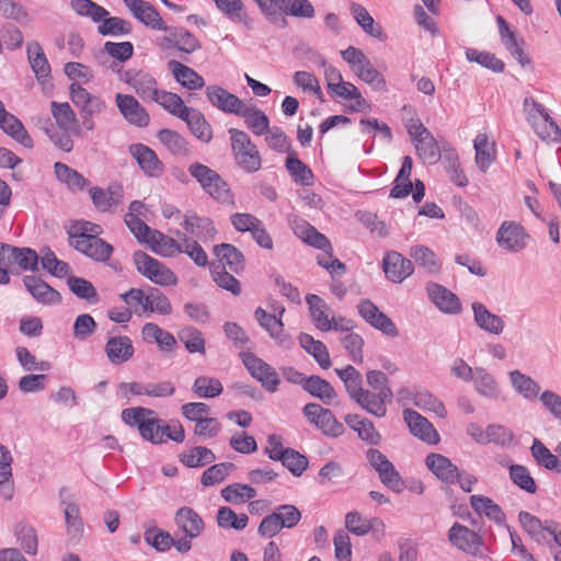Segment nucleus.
<instances>
[{
    "label": "nucleus",
    "instance_id": "obj_1",
    "mask_svg": "<svg viewBox=\"0 0 561 561\" xmlns=\"http://www.w3.org/2000/svg\"><path fill=\"white\" fill-rule=\"evenodd\" d=\"M123 421L129 426H137L140 436L152 444H161L165 440V431L162 421L156 417L151 409L136 407L122 412Z\"/></svg>",
    "mask_w": 561,
    "mask_h": 561
},
{
    "label": "nucleus",
    "instance_id": "obj_2",
    "mask_svg": "<svg viewBox=\"0 0 561 561\" xmlns=\"http://www.w3.org/2000/svg\"><path fill=\"white\" fill-rule=\"evenodd\" d=\"M228 131L236 164L248 173L257 172L262 168V158L250 136L237 128H230Z\"/></svg>",
    "mask_w": 561,
    "mask_h": 561
},
{
    "label": "nucleus",
    "instance_id": "obj_3",
    "mask_svg": "<svg viewBox=\"0 0 561 561\" xmlns=\"http://www.w3.org/2000/svg\"><path fill=\"white\" fill-rule=\"evenodd\" d=\"M368 390L363 409L376 417H382L387 413L386 402H390L393 393L388 385V377L381 370H368L366 374Z\"/></svg>",
    "mask_w": 561,
    "mask_h": 561
},
{
    "label": "nucleus",
    "instance_id": "obj_4",
    "mask_svg": "<svg viewBox=\"0 0 561 561\" xmlns=\"http://www.w3.org/2000/svg\"><path fill=\"white\" fill-rule=\"evenodd\" d=\"M448 541L453 547L481 561H492L483 537L460 523H455L449 528Z\"/></svg>",
    "mask_w": 561,
    "mask_h": 561
},
{
    "label": "nucleus",
    "instance_id": "obj_5",
    "mask_svg": "<svg viewBox=\"0 0 561 561\" xmlns=\"http://www.w3.org/2000/svg\"><path fill=\"white\" fill-rule=\"evenodd\" d=\"M415 152L423 163L434 164L440 157L437 140L420 119H411L407 125Z\"/></svg>",
    "mask_w": 561,
    "mask_h": 561
},
{
    "label": "nucleus",
    "instance_id": "obj_6",
    "mask_svg": "<svg viewBox=\"0 0 561 561\" xmlns=\"http://www.w3.org/2000/svg\"><path fill=\"white\" fill-rule=\"evenodd\" d=\"M188 173L213 198L219 202L230 199V190L227 182L208 165L194 162L188 167Z\"/></svg>",
    "mask_w": 561,
    "mask_h": 561
},
{
    "label": "nucleus",
    "instance_id": "obj_7",
    "mask_svg": "<svg viewBox=\"0 0 561 561\" xmlns=\"http://www.w3.org/2000/svg\"><path fill=\"white\" fill-rule=\"evenodd\" d=\"M290 224L293 231L297 237L309 245L323 251L318 254L317 262L320 266L328 270L330 261L334 260L330 240L324 234L320 233L313 226L302 219H293Z\"/></svg>",
    "mask_w": 561,
    "mask_h": 561
},
{
    "label": "nucleus",
    "instance_id": "obj_8",
    "mask_svg": "<svg viewBox=\"0 0 561 561\" xmlns=\"http://www.w3.org/2000/svg\"><path fill=\"white\" fill-rule=\"evenodd\" d=\"M137 271L150 282L160 286H174L178 283L176 275L163 263L151 257L145 252L137 251L133 256Z\"/></svg>",
    "mask_w": 561,
    "mask_h": 561
},
{
    "label": "nucleus",
    "instance_id": "obj_9",
    "mask_svg": "<svg viewBox=\"0 0 561 561\" xmlns=\"http://www.w3.org/2000/svg\"><path fill=\"white\" fill-rule=\"evenodd\" d=\"M240 358L249 374L256 379L263 389L275 392L280 383L277 371L252 352L240 353Z\"/></svg>",
    "mask_w": 561,
    "mask_h": 561
},
{
    "label": "nucleus",
    "instance_id": "obj_10",
    "mask_svg": "<svg viewBox=\"0 0 561 561\" xmlns=\"http://www.w3.org/2000/svg\"><path fill=\"white\" fill-rule=\"evenodd\" d=\"M164 35L158 38V46L162 51L178 49L185 54H193L202 48L201 42L184 27L165 25Z\"/></svg>",
    "mask_w": 561,
    "mask_h": 561
},
{
    "label": "nucleus",
    "instance_id": "obj_11",
    "mask_svg": "<svg viewBox=\"0 0 561 561\" xmlns=\"http://www.w3.org/2000/svg\"><path fill=\"white\" fill-rule=\"evenodd\" d=\"M302 413L309 423L313 424L324 435L339 437L344 433V425L336 420L331 410L318 403H307Z\"/></svg>",
    "mask_w": 561,
    "mask_h": 561
},
{
    "label": "nucleus",
    "instance_id": "obj_12",
    "mask_svg": "<svg viewBox=\"0 0 561 561\" xmlns=\"http://www.w3.org/2000/svg\"><path fill=\"white\" fill-rule=\"evenodd\" d=\"M360 317L374 329L389 337L399 336V330L393 321L369 299H362L357 305Z\"/></svg>",
    "mask_w": 561,
    "mask_h": 561
},
{
    "label": "nucleus",
    "instance_id": "obj_13",
    "mask_svg": "<svg viewBox=\"0 0 561 561\" xmlns=\"http://www.w3.org/2000/svg\"><path fill=\"white\" fill-rule=\"evenodd\" d=\"M529 236L524 227L516 221H504L496 232V242L500 248L512 252H520L527 245Z\"/></svg>",
    "mask_w": 561,
    "mask_h": 561
},
{
    "label": "nucleus",
    "instance_id": "obj_14",
    "mask_svg": "<svg viewBox=\"0 0 561 561\" xmlns=\"http://www.w3.org/2000/svg\"><path fill=\"white\" fill-rule=\"evenodd\" d=\"M0 264L9 267L16 265L22 270L35 271L38 264V255L30 248H16L0 243Z\"/></svg>",
    "mask_w": 561,
    "mask_h": 561
},
{
    "label": "nucleus",
    "instance_id": "obj_15",
    "mask_svg": "<svg viewBox=\"0 0 561 561\" xmlns=\"http://www.w3.org/2000/svg\"><path fill=\"white\" fill-rule=\"evenodd\" d=\"M69 95L79 114H102L106 110V102L101 96L90 93L77 82L70 84Z\"/></svg>",
    "mask_w": 561,
    "mask_h": 561
},
{
    "label": "nucleus",
    "instance_id": "obj_16",
    "mask_svg": "<svg viewBox=\"0 0 561 561\" xmlns=\"http://www.w3.org/2000/svg\"><path fill=\"white\" fill-rule=\"evenodd\" d=\"M129 154L137 161L139 169L150 178H159L164 170L157 153L144 144H133L128 147Z\"/></svg>",
    "mask_w": 561,
    "mask_h": 561
},
{
    "label": "nucleus",
    "instance_id": "obj_17",
    "mask_svg": "<svg viewBox=\"0 0 561 561\" xmlns=\"http://www.w3.org/2000/svg\"><path fill=\"white\" fill-rule=\"evenodd\" d=\"M403 420L415 437L427 444H437L439 442V434L433 424L416 411L404 409Z\"/></svg>",
    "mask_w": 561,
    "mask_h": 561
},
{
    "label": "nucleus",
    "instance_id": "obj_18",
    "mask_svg": "<svg viewBox=\"0 0 561 561\" xmlns=\"http://www.w3.org/2000/svg\"><path fill=\"white\" fill-rule=\"evenodd\" d=\"M115 101L122 116L129 124L137 127L148 126L150 122L149 114L133 95L117 93Z\"/></svg>",
    "mask_w": 561,
    "mask_h": 561
},
{
    "label": "nucleus",
    "instance_id": "obj_19",
    "mask_svg": "<svg viewBox=\"0 0 561 561\" xmlns=\"http://www.w3.org/2000/svg\"><path fill=\"white\" fill-rule=\"evenodd\" d=\"M254 314L260 325L268 332L270 336L275 340L280 347L286 350L291 348V339L284 332V323L280 318L275 313H268L261 307L255 310Z\"/></svg>",
    "mask_w": 561,
    "mask_h": 561
},
{
    "label": "nucleus",
    "instance_id": "obj_20",
    "mask_svg": "<svg viewBox=\"0 0 561 561\" xmlns=\"http://www.w3.org/2000/svg\"><path fill=\"white\" fill-rule=\"evenodd\" d=\"M124 4L130 11L133 16L140 21L144 25L149 26L153 30L165 28V23L163 22L159 12L154 9V7L145 0H123Z\"/></svg>",
    "mask_w": 561,
    "mask_h": 561
},
{
    "label": "nucleus",
    "instance_id": "obj_21",
    "mask_svg": "<svg viewBox=\"0 0 561 561\" xmlns=\"http://www.w3.org/2000/svg\"><path fill=\"white\" fill-rule=\"evenodd\" d=\"M210 104L221 112L238 115L244 102L219 85H208L205 90Z\"/></svg>",
    "mask_w": 561,
    "mask_h": 561
},
{
    "label": "nucleus",
    "instance_id": "obj_22",
    "mask_svg": "<svg viewBox=\"0 0 561 561\" xmlns=\"http://www.w3.org/2000/svg\"><path fill=\"white\" fill-rule=\"evenodd\" d=\"M336 375L343 381L347 394L353 399L360 408L365 404V400L368 396V390L362 387V375L353 367L347 365L343 368L335 369Z\"/></svg>",
    "mask_w": 561,
    "mask_h": 561
},
{
    "label": "nucleus",
    "instance_id": "obj_23",
    "mask_svg": "<svg viewBox=\"0 0 561 561\" xmlns=\"http://www.w3.org/2000/svg\"><path fill=\"white\" fill-rule=\"evenodd\" d=\"M70 245L96 262L107 261L113 253V247L95 234L82 240L70 241Z\"/></svg>",
    "mask_w": 561,
    "mask_h": 561
},
{
    "label": "nucleus",
    "instance_id": "obj_24",
    "mask_svg": "<svg viewBox=\"0 0 561 561\" xmlns=\"http://www.w3.org/2000/svg\"><path fill=\"white\" fill-rule=\"evenodd\" d=\"M382 267L387 278L393 283H402L413 273L412 262L396 251L386 254Z\"/></svg>",
    "mask_w": 561,
    "mask_h": 561
},
{
    "label": "nucleus",
    "instance_id": "obj_25",
    "mask_svg": "<svg viewBox=\"0 0 561 561\" xmlns=\"http://www.w3.org/2000/svg\"><path fill=\"white\" fill-rule=\"evenodd\" d=\"M471 309L474 323L479 329L494 335H500L504 332V320L500 316L492 313L483 304L474 301L471 305Z\"/></svg>",
    "mask_w": 561,
    "mask_h": 561
},
{
    "label": "nucleus",
    "instance_id": "obj_26",
    "mask_svg": "<svg viewBox=\"0 0 561 561\" xmlns=\"http://www.w3.org/2000/svg\"><path fill=\"white\" fill-rule=\"evenodd\" d=\"M496 22L499 24V32L501 39L506 47V49L511 53V55L518 61L522 67H526L530 65V59L525 55L523 49V39H517L515 32H513L507 22L502 16L496 18Z\"/></svg>",
    "mask_w": 561,
    "mask_h": 561
},
{
    "label": "nucleus",
    "instance_id": "obj_27",
    "mask_svg": "<svg viewBox=\"0 0 561 561\" xmlns=\"http://www.w3.org/2000/svg\"><path fill=\"white\" fill-rule=\"evenodd\" d=\"M122 81L131 87L142 99L151 100L158 90L156 79L145 71L128 70L122 75Z\"/></svg>",
    "mask_w": 561,
    "mask_h": 561
},
{
    "label": "nucleus",
    "instance_id": "obj_28",
    "mask_svg": "<svg viewBox=\"0 0 561 561\" xmlns=\"http://www.w3.org/2000/svg\"><path fill=\"white\" fill-rule=\"evenodd\" d=\"M104 351L110 363L114 365L124 364L134 355V346L127 335L110 337L105 343Z\"/></svg>",
    "mask_w": 561,
    "mask_h": 561
},
{
    "label": "nucleus",
    "instance_id": "obj_29",
    "mask_svg": "<svg viewBox=\"0 0 561 561\" xmlns=\"http://www.w3.org/2000/svg\"><path fill=\"white\" fill-rule=\"evenodd\" d=\"M426 466L443 482L447 484L456 483L459 478V469L450 459L440 454H430L426 457Z\"/></svg>",
    "mask_w": 561,
    "mask_h": 561
},
{
    "label": "nucleus",
    "instance_id": "obj_30",
    "mask_svg": "<svg viewBox=\"0 0 561 561\" xmlns=\"http://www.w3.org/2000/svg\"><path fill=\"white\" fill-rule=\"evenodd\" d=\"M427 294L435 306L443 312L454 314L461 310L458 297L442 285L428 283Z\"/></svg>",
    "mask_w": 561,
    "mask_h": 561
},
{
    "label": "nucleus",
    "instance_id": "obj_31",
    "mask_svg": "<svg viewBox=\"0 0 561 561\" xmlns=\"http://www.w3.org/2000/svg\"><path fill=\"white\" fill-rule=\"evenodd\" d=\"M518 520L523 529L539 545H549L554 525H543L542 522L528 512H520Z\"/></svg>",
    "mask_w": 561,
    "mask_h": 561
},
{
    "label": "nucleus",
    "instance_id": "obj_32",
    "mask_svg": "<svg viewBox=\"0 0 561 561\" xmlns=\"http://www.w3.org/2000/svg\"><path fill=\"white\" fill-rule=\"evenodd\" d=\"M60 503L64 508L68 535L71 537L79 536L83 531V523L75 496L69 494L66 490H61Z\"/></svg>",
    "mask_w": 561,
    "mask_h": 561
},
{
    "label": "nucleus",
    "instance_id": "obj_33",
    "mask_svg": "<svg viewBox=\"0 0 561 561\" xmlns=\"http://www.w3.org/2000/svg\"><path fill=\"white\" fill-rule=\"evenodd\" d=\"M24 286L32 297L43 305H57L61 297L57 290L36 276H25Z\"/></svg>",
    "mask_w": 561,
    "mask_h": 561
},
{
    "label": "nucleus",
    "instance_id": "obj_34",
    "mask_svg": "<svg viewBox=\"0 0 561 561\" xmlns=\"http://www.w3.org/2000/svg\"><path fill=\"white\" fill-rule=\"evenodd\" d=\"M345 528L356 536H364L370 530L383 533L385 524L377 517L369 519L364 517L360 513L353 511L345 515Z\"/></svg>",
    "mask_w": 561,
    "mask_h": 561
},
{
    "label": "nucleus",
    "instance_id": "obj_35",
    "mask_svg": "<svg viewBox=\"0 0 561 561\" xmlns=\"http://www.w3.org/2000/svg\"><path fill=\"white\" fill-rule=\"evenodd\" d=\"M175 525L190 538H197L205 529L203 518L191 507H181L175 513Z\"/></svg>",
    "mask_w": 561,
    "mask_h": 561
},
{
    "label": "nucleus",
    "instance_id": "obj_36",
    "mask_svg": "<svg viewBox=\"0 0 561 561\" xmlns=\"http://www.w3.org/2000/svg\"><path fill=\"white\" fill-rule=\"evenodd\" d=\"M478 394L485 399L496 400L501 396V387L495 377L483 367L474 368V377L471 380Z\"/></svg>",
    "mask_w": 561,
    "mask_h": 561
},
{
    "label": "nucleus",
    "instance_id": "obj_37",
    "mask_svg": "<svg viewBox=\"0 0 561 561\" xmlns=\"http://www.w3.org/2000/svg\"><path fill=\"white\" fill-rule=\"evenodd\" d=\"M184 228L204 243L211 242L217 233L214 222L209 218L198 217L195 214L185 215Z\"/></svg>",
    "mask_w": 561,
    "mask_h": 561
},
{
    "label": "nucleus",
    "instance_id": "obj_38",
    "mask_svg": "<svg viewBox=\"0 0 561 561\" xmlns=\"http://www.w3.org/2000/svg\"><path fill=\"white\" fill-rule=\"evenodd\" d=\"M214 254L218 259L220 268L228 267L233 273H239L244 267V256L234 245L221 243L214 247Z\"/></svg>",
    "mask_w": 561,
    "mask_h": 561
},
{
    "label": "nucleus",
    "instance_id": "obj_39",
    "mask_svg": "<svg viewBox=\"0 0 561 561\" xmlns=\"http://www.w3.org/2000/svg\"><path fill=\"white\" fill-rule=\"evenodd\" d=\"M0 128L25 148H33V139L24 128L22 122L5 110L4 113L0 115Z\"/></svg>",
    "mask_w": 561,
    "mask_h": 561
},
{
    "label": "nucleus",
    "instance_id": "obj_40",
    "mask_svg": "<svg viewBox=\"0 0 561 561\" xmlns=\"http://www.w3.org/2000/svg\"><path fill=\"white\" fill-rule=\"evenodd\" d=\"M90 196L93 205L100 211H110L112 207L118 205L123 201L122 186L118 184H112L107 191L101 187H92L90 190Z\"/></svg>",
    "mask_w": 561,
    "mask_h": 561
},
{
    "label": "nucleus",
    "instance_id": "obj_41",
    "mask_svg": "<svg viewBox=\"0 0 561 561\" xmlns=\"http://www.w3.org/2000/svg\"><path fill=\"white\" fill-rule=\"evenodd\" d=\"M306 300L316 327L323 332L332 330V310L325 301L317 295H307Z\"/></svg>",
    "mask_w": 561,
    "mask_h": 561
},
{
    "label": "nucleus",
    "instance_id": "obj_42",
    "mask_svg": "<svg viewBox=\"0 0 561 561\" xmlns=\"http://www.w3.org/2000/svg\"><path fill=\"white\" fill-rule=\"evenodd\" d=\"M168 67L175 80L190 90H199L205 85L204 78L194 69L176 60H170Z\"/></svg>",
    "mask_w": 561,
    "mask_h": 561
},
{
    "label": "nucleus",
    "instance_id": "obj_43",
    "mask_svg": "<svg viewBox=\"0 0 561 561\" xmlns=\"http://www.w3.org/2000/svg\"><path fill=\"white\" fill-rule=\"evenodd\" d=\"M344 420L353 431L357 432L360 439L370 445H378L380 443L381 436L370 420L357 414H347Z\"/></svg>",
    "mask_w": 561,
    "mask_h": 561
},
{
    "label": "nucleus",
    "instance_id": "obj_44",
    "mask_svg": "<svg viewBox=\"0 0 561 561\" xmlns=\"http://www.w3.org/2000/svg\"><path fill=\"white\" fill-rule=\"evenodd\" d=\"M183 119L193 135H195L201 141L209 142L213 138V129L209 123L206 121L205 116L195 108H188L181 117Z\"/></svg>",
    "mask_w": 561,
    "mask_h": 561
},
{
    "label": "nucleus",
    "instance_id": "obj_45",
    "mask_svg": "<svg viewBox=\"0 0 561 561\" xmlns=\"http://www.w3.org/2000/svg\"><path fill=\"white\" fill-rule=\"evenodd\" d=\"M146 243L152 252L161 256L170 257L180 253L181 240L176 241L159 230L153 229L149 238L146 239Z\"/></svg>",
    "mask_w": 561,
    "mask_h": 561
},
{
    "label": "nucleus",
    "instance_id": "obj_46",
    "mask_svg": "<svg viewBox=\"0 0 561 561\" xmlns=\"http://www.w3.org/2000/svg\"><path fill=\"white\" fill-rule=\"evenodd\" d=\"M50 112L51 115L58 125V127L62 130H73L75 135L80 133V128L76 126L78 119L75 111L71 108L70 104L67 102H56L53 101L50 103Z\"/></svg>",
    "mask_w": 561,
    "mask_h": 561
},
{
    "label": "nucleus",
    "instance_id": "obj_47",
    "mask_svg": "<svg viewBox=\"0 0 561 561\" xmlns=\"http://www.w3.org/2000/svg\"><path fill=\"white\" fill-rule=\"evenodd\" d=\"M157 138L174 156L187 157L191 153L188 141L175 130L160 129Z\"/></svg>",
    "mask_w": 561,
    "mask_h": 561
},
{
    "label": "nucleus",
    "instance_id": "obj_48",
    "mask_svg": "<svg viewBox=\"0 0 561 561\" xmlns=\"http://www.w3.org/2000/svg\"><path fill=\"white\" fill-rule=\"evenodd\" d=\"M238 116L244 118L248 128L256 136L265 134L270 128L268 116L255 106H249L244 103Z\"/></svg>",
    "mask_w": 561,
    "mask_h": 561
},
{
    "label": "nucleus",
    "instance_id": "obj_49",
    "mask_svg": "<svg viewBox=\"0 0 561 561\" xmlns=\"http://www.w3.org/2000/svg\"><path fill=\"white\" fill-rule=\"evenodd\" d=\"M508 377L514 390L524 399L533 401L538 397L540 386L530 376L516 369L510 371Z\"/></svg>",
    "mask_w": 561,
    "mask_h": 561
},
{
    "label": "nucleus",
    "instance_id": "obj_50",
    "mask_svg": "<svg viewBox=\"0 0 561 561\" xmlns=\"http://www.w3.org/2000/svg\"><path fill=\"white\" fill-rule=\"evenodd\" d=\"M298 340L300 346L314 358L321 368L328 369L331 366L330 354L324 343L314 340L307 333H301Z\"/></svg>",
    "mask_w": 561,
    "mask_h": 561
},
{
    "label": "nucleus",
    "instance_id": "obj_51",
    "mask_svg": "<svg viewBox=\"0 0 561 561\" xmlns=\"http://www.w3.org/2000/svg\"><path fill=\"white\" fill-rule=\"evenodd\" d=\"M304 390L325 404H330L336 398L334 388L325 379L316 375L309 376L304 382Z\"/></svg>",
    "mask_w": 561,
    "mask_h": 561
},
{
    "label": "nucleus",
    "instance_id": "obj_52",
    "mask_svg": "<svg viewBox=\"0 0 561 561\" xmlns=\"http://www.w3.org/2000/svg\"><path fill=\"white\" fill-rule=\"evenodd\" d=\"M473 147L478 168L482 172H486L495 159L494 142L489 141L486 134H479L473 141Z\"/></svg>",
    "mask_w": 561,
    "mask_h": 561
},
{
    "label": "nucleus",
    "instance_id": "obj_53",
    "mask_svg": "<svg viewBox=\"0 0 561 561\" xmlns=\"http://www.w3.org/2000/svg\"><path fill=\"white\" fill-rule=\"evenodd\" d=\"M351 13L365 33L380 41L386 38L382 27L375 22L363 5L355 2L351 3Z\"/></svg>",
    "mask_w": 561,
    "mask_h": 561
},
{
    "label": "nucleus",
    "instance_id": "obj_54",
    "mask_svg": "<svg viewBox=\"0 0 561 561\" xmlns=\"http://www.w3.org/2000/svg\"><path fill=\"white\" fill-rule=\"evenodd\" d=\"M530 453L538 466L561 472V460L559 456L552 454L540 439L535 438L533 440Z\"/></svg>",
    "mask_w": 561,
    "mask_h": 561
},
{
    "label": "nucleus",
    "instance_id": "obj_55",
    "mask_svg": "<svg viewBox=\"0 0 561 561\" xmlns=\"http://www.w3.org/2000/svg\"><path fill=\"white\" fill-rule=\"evenodd\" d=\"M531 128L547 145L561 148V129L550 115L534 124Z\"/></svg>",
    "mask_w": 561,
    "mask_h": 561
},
{
    "label": "nucleus",
    "instance_id": "obj_56",
    "mask_svg": "<svg viewBox=\"0 0 561 561\" xmlns=\"http://www.w3.org/2000/svg\"><path fill=\"white\" fill-rule=\"evenodd\" d=\"M470 504L479 515L484 514L488 518L497 524L503 523L504 513L490 497L484 495H472L470 497Z\"/></svg>",
    "mask_w": 561,
    "mask_h": 561
},
{
    "label": "nucleus",
    "instance_id": "obj_57",
    "mask_svg": "<svg viewBox=\"0 0 561 561\" xmlns=\"http://www.w3.org/2000/svg\"><path fill=\"white\" fill-rule=\"evenodd\" d=\"M54 169L57 179L71 191H82L89 184V181L82 174L65 163L56 162Z\"/></svg>",
    "mask_w": 561,
    "mask_h": 561
},
{
    "label": "nucleus",
    "instance_id": "obj_58",
    "mask_svg": "<svg viewBox=\"0 0 561 561\" xmlns=\"http://www.w3.org/2000/svg\"><path fill=\"white\" fill-rule=\"evenodd\" d=\"M151 101L157 102L165 111L179 118H181L185 112L187 113V110L190 108L178 94L159 89L152 96Z\"/></svg>",
    "mask_w": 561,
    "mask_h": 561
},
{
    "label": "nucleus",
    "instance_id": "obj_59",
    "mask_svg": "<svg viewBox=\"0 0 561 561\" xmlns=\"http://www.w3.org/2000/svg\"><path fill=\"white\" fill-rule=\"evenodd\" d=\"M180 459L188 468H198L214 462L216 456L209 448L197 446L182 453Z\"/></svg>",
    "mask_w": 561,
    "mask_h": 561
},
{
    "label": "nucleus",
    "instance_id": "obj_60",
    "mask_svg": "<svg viewBox=\"0 0 561 561\" xmlns=\"http://www.w3.org/2000/svg\"><path fill=\"white\" fill-rule=\"evenodd\" d=\"M411 257L423 267L428 274H438L442 267L435 253L424 245H416L411 249Z\"/></svg>",
    "mask_w": 561,
    "mask_h": 561
},
{
    "label": "nucleus",
    "instance_id": "obj_61",
    "mask_svg": "<svg viewBox=\"0 0 561 561\" xmlns=\"http://www.w3.org/2000/svg\"><path fill=\"white\" fill-rule=\"evenodd\" d=\"M27 56L36 78H46L50 72V67L38 43L32 42L27 44Z\"/></svg>",
    "mask_w": 561,
    "mask_h": 561
},
{
    "label": "nucleus",
    "instance_id": "obj_62",
    "mask_svg": "<svg viewBox=\"0 0 561 561\" xmlns=\"http://www.w3.org/2000/svg\"><path fill=\"white\" fill-rule=\"evenodd\" d=\"M217 524L224 529L242 530L249 523L247 514H236L232 508L222 506L218 510L216 516Z\"/></svg>",
    "mask_w": 561,
    "mask_h": 561
},
{
    "label": "nucleus",
    "instance_id": "obj_63",
    "mask_svg": "<svg viewBox=\"0 0 561 561\" xmlns=\"http://www.w3.org/2000/svg\"><path fill=\"white\" fill-rule=\"evenodd\" d=\"M221 496L231 504H242L256 496V490L248 484L232 483L221 490Z\"/></svg>",
    "mask_w": 561,
    "mask_h": 561
},
{
    "label": "nucleus",
    "instance_id": "obj_64",
    "mask_svg": "<svg viewBox=\"0 0 561 561\" xmlns=\"http://www.w3.org/2000/svg\"><path fill=\"white\" fill-rule=\"evenodd\" d=\"M180 341L185 345L188 353L205 355V339L203 333L194 327H187L179 332Z\"/></svg>",
    "mask_w": 561,
    "mask_h": 561
}]
</instances>
